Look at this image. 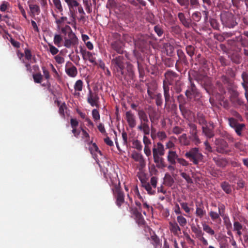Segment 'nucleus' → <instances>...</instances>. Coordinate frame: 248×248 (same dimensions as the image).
Listing matches in <instances>:
<instances>
[{
  "instance_id": "56",
  "label": "nucleus",
  "mask_w": 248,
  "mask_h": 248,
  "mask_svg": "<svg viewBox=\"0 0 248 248\" xmlns=\"http://www.w3.org/2000/svg\"><path fill=\"white\" fill-rule=\"evenodd\" d=\"M42 69L43 73L44 76L45 77V78H46V79L47 80V84L49 86H50V83L48 81V80L50 78L49 72L47 70V69L46 68V67L45 66H42Z\"/></svg>"
},
{
  "instance_id": "53",
  "label": "nucleus",
  "mask_w": 248,
  "mask_h": 248,
  "mask_svg": "<svg viewBox=\"0 0 248 248\" xmlns=\"http://www.w3.org/2000/svg\"><path fill=\"white\" fill-rule=\"evenodd\" d=\"M34 82L41 83L43 79V76L40 73H37L32 75Z\"/></svg>"
},
{
  "instance_id": "48",
  "label": "nucleus",
  "mask_w": 248,
  "mask_h": 248,
  "mask_svg": "<svg viewBox=\"0 0 248 248\" xmlns=\"http://www.w3.org/2000/svg\"><path fill=\"white\" fill-rule=\"evenodd\" d=\"M195 47L192 45H188L186 46V50L187 55H188L191 58L194 55L195 52Z\"/></svg>"
},
{
  "instance_id": "4",
  "label": "nucleus",
  "mask_w": 248,
  "mask_h": 248,
  "mask_svg": "<svg viewBox=\"0 0 248 248\" xmlns=\"http://www.w3.org/2000/svg\"><path fill=\"white\" fill-rule=\"evenodd\" d=\"M112 191L113 197L115 200V204L118 208H121L122 205L125 203V195L120 186V182L117 185H113Z\"/></svg>"
},
{
  "instance_id": "55",
  "label": "nucleus",
  "mask_w": 248,
  "mask_h": 248,
  "mask_svg": "<svg viewBox=\"0 0 248 248\" xmlns=\"http://www.w3.org/2000/svg\"><path fill=\"white\" fill-rule=\"evenodd\" d=\"M209 22L211 26L215 30H219V24L217 20L214 18H210Z\"/></svg>"
},
{
  "instance_id": "64",
  "label": "nucleus",
  "mask_w": 248,
  "mask_h": 248,
  "mask_svg": "<svg viewBox=\"0 0 248 248\" xmlns=\"http://www.w3.org/2000/svg\"><path fill=\"white\" fill-rule=\"evenodd\" d=\"M133 145L134 146V147L138 151H140L142 150V145L141 143V142L140 140H134L133 142Z\"/></svg>"
},
{
  "instance_id": "29",
  "label": "nucleus",
  "mask_w": 248,
  "mask_h": 248,
  "mask_svg": "<svg viewBox=\"0 0 248 248\" xmlns=\"http://www.w3.org/2000/svg\"><path fill=\"white\" fill-rule=\"evenodd\" d=\"M178 17L186 28H189L191 26V19H186L184 13H179Z\"/></svg>"
},
{
  "instance_id": "8",
  "label": "nucleus",
  "mask_w": 248,
  "mask_h": 248,
  "mask_svg": "<svg viewBox=\"0 0 248 248\" xmlns=\"http://www.w3.org/2000/svg\"><path fill=\"white\" fill-rule=\"evenodd\" d=\"M216 151L221 154H227L230 150L228 149V144L227 141L222 139H216L215 141Z\"/></svg>"
},
{
  "instance_id": "28",
  "label": "nucleus",
  "mask_w": 248,
  "mask_h": 248,
  "mask_svg": "<svg viewBox=\"0 0 248 248\" xmlns=\"http://www.w3.org/2000/svg\"><path fill=\"white\" fill-rule=\"evenodd\" d=\"M195 122L202 125V126H204L208 124L205 116L202 113L200 112L197 114V116L195 118Z\"/></svg>"
},
{
  "instance_id": "3",
  "label": "nucleus",
  "mask_w": 248,
  "mask_h": 248,
  "mask_svg": "<svg viewBox=\"0 0 248 248\" xmlns=\"http://www.w3.org/2000/svg\"><path fill=\"white\" fill-rule=\"evenodd\" d=\"M185 156L195 165H198L203 159V155L197 147L192 148L186 152Z\"/></svg>"
},
{
  "instance_id": "51",
  "label": "nucleus",
  "mask_w": 248,
  "mask_h": 248,
  "mask_svg": "<svg viewBox=\"0 0 248 248\" xmlns=\"http://www.w3.org/2000/svg\"><path fill=\"white\" fill-rule=\"evenodd\" d=\"M245 127V125L244 124H239L236 127L234 128V130L237 135L242 136V131Z\"/></svg>"
},
{
  "instance_id": "34",
  "label": "nucleus",
  "mask_w": 248,
  "mask_h": 248,
  "mask_svg": "<svg viewBox=\"0 0 248 248\" xmlns=\"http://www.w3.org/2000/svg\"><path fill=\"white\" fill-rule=\"evenodd\" d=\"M170 230L174 234H177L179 232L181 231V228L178 225V223L174 222H170Z\"/></svg>"
},
{
  "instance_id": "63",
  "label": "nucleus",
  "mask_w": 248,
  "mask_h": 248,
  "mask_svg": "<svg viewBox=\"0 0 248 248\" xmlns=\"http://www.w3.org/2000/svg\"><path fill=\"white\" fill-rule=\"evenodd\" d=\"M67 108L66 104L64 102L59 106V112L63 117H65L64 110Z\"/></svg>"
},
{
  "instance_id": "38",
  "label": "nucleus",
  "mask_w": 248,
  "mask_h": 248,
  "mask_svg": "<svg viewBox=\"0 0 248 248\" xmlns=\"http://www.w3.org/2000/svg\"><path fill=\"white\" fill-rule=\"evenodd\" d=\"M223 190L227 194H230L232 192L231 185L227 182H223L220 185Z\"/></svg>"
},
{
  "instance_id": "10",
  "label": "nucleus",
  "mask_w": 248,
  "mask_h": 248,
  "mask_svg": "<svg viewBox=\"0 0 248 248\" xmlns=\"http://www.w3.org/2000/svg\"><path fill=\"white\" fill-rule=\"evenodd\" d=\"M87 101L92 107L99 108V97L96 93L93 92L90 88L87 95Z\"/></svg>"
},
{
  "instance_id": "41",
  "label": "nucleus",
  "mask_w": 248,
  "mask_h": 248,
  "mask_svg": "<svg viewBox=\"0 0 248 248\" xmlns=\"http://www.w3.org/2000/svg\"><path fill=\"white\" fill-rule=\"evenodd\" d=\"M242 78L243 81L242 83L243 88L245 89V90H248V86H247L248 84V74L246 72H243L242 74Z\"/></svg>"
},
{
  "instance_id": "5",
  "label": "nucleus",
  "mask_w": 248,
  "mask_h": 248,
  "mask_svg": "<svg viewBox=\"0 0 248 248\" xmlns=\"http://www.w3.org/2000/svg\"><path fill=\"white\" fill-rule=\"evenodd\" d=\"M151 42V38L147 34H138L135 40L136 46L142 51L149 46Z\"/></svg>"
},
{
  "instance_id": "45",
  "label": "nucleus",
  "mask_w": 248,
  "mask_h": 248,
  "mask_svg": "<svg viewBox=\"0 0 248 248\" xmlns=\"http://www.w3.org/2000/svg\"><path fill=\"white\" fill-rule=\"evenodd\" d=\"M77 8H78L79 14L80 15L79 20L85 21V13L81 5L79 3V6H77Z\"/></svg>"
},
{
  "instance_id": "44",
  "label": "nucleus",
  "mask_w": 248,
  "mask_h": 248,
  "mask_svg": "<svg viewBox=\"0 0 248 248\" xmlns=\"http://www.w3.org/2000/svg\"><path fill=\"white\" fill-rule=\"evenodd\" d=\"M177 221L179 225L181 227H184L187 224L186 219L182 215L177 217Z\"/></svg>"
},
{
  "instance_id": "47",
  "label": "nucleus",
  "mask_w": 248,
  "mask_h": 248,
  "mask_svg": "<svg viewBox=\"0 0 248 248\" xmlns=\"http://www.w3.org/2000/svg\"><path fill=\"white\" fill-rule=\"evenodd\" d=\"M190 140L192 141L196 145L201 143V140L199 138L197 133L190 134L189 137Z\"/></svg>"
},
{
  "instance_id": "20",
  "label": "nucleus",
  "mask_w": 248,
  "mask_h": 248,
  "mask_svg": "<svg viewBox=\"0 0 248 248\" xmlns=\"http://www.w3.org/2000/svg\"><path fill=\"white\" fill-rule=\"evenodd\" d=\"M131 157L136 162L139 163L140 169L144 168L146 166V161L143 155L139 153L134 152L131 155Z\"/></svg>"
},
{
  "instance_id": "1",
  "label": "nucleus",
  "mask_w": 248,
  "mask_h": 248,
  "mask_svg": "<svg viewBox=\"0 0 248 248\" xmlns=\"http://www.w3.org/2000/svg\"><path fill=\"white\" fill-rule=\"evenodd\" d=\"M111 66L113 73L120 78L125 79H132L134 72L131 68V65H129L127 69H125V62L124 57L122 56L115 57L111 61Z\"/></svg>"
},
{
  "instance_id": "25",
  "label": "nucleus",
  "mask_w": 248,
  "mask_h": 248,
  "mask_svg": "<svg viewBox=\"0 0 248 248\" xmlns=\"http://www.w3.org/2000/svg\"><path fill=\"white\" fill-rule=\"evenodd\" d=\"M213 160L216 165L220 168H225L228 164V161L225 158L216 156L213 158Z\"/></svg>"
},
{
  "instance_id": "62",
  "label": "nucleus",
  "mask_w": 248,
  "mask_h": 248,
  "mask_svg": "<svg viewBox=\"0 0 248 248\" xmlns=\"http://www.w3.org/2000/svg\"><path fill=\"white\" fill-rule=\"evenodd\" d=\"M180 175L184 178L186 180V182L188 183V184H192L193 183V180L191 178L190 176H189V174H187L186 173V172H182L181 173H180Z\"/></svg>"
},
{
  "instance_id": "52",
  "label": "nucleus",
  "mask_w": 248,
  "mask_h": 248,
  "mask_svg": "<svg viewBox=\"0 0 248 248\" xmlns=\"http://www.w3.org/2000/svg\"><path fill=\"white\" fill-rule=\"evenodd\" d=\"M232 61L237 64H239L241 61V57L240 54L237 53H234L231 56Z\"/></svg>"
},
{
  "instance_id": "9",
  "label": "nucleus",
  "mask_w": 248,
  "mask_h": 248,
  "mask_svg": "<svg viewBox=\"0 0 248 248\" xmlns=\"http://www.w3.org/2000/svg\"><path fill=\"white\" fill-rule=\"evenodd\" d=\"M165 79L163 81V84L165 83L166 85H173L176 81L180 79L178 75L175 72L168 70L164 74Z\"/></svg>"
},
{
  "instance_id": "12",
  "label": "nucleus",
  "mask_w": 248,
  "mask_h": 248,
  "mask_svg": "<svg viewBox=\"0 0 248 248\" xmlns=\"http://www.w3.org/2000/svg\"><path fill=\"white\" fill-rule=\"evenodd\" d=\"M191 229L192 232L194 233L195 237L201 242L203 245L207 246L208 245L207 240L203 237L204 232H202L199 225L196 226L194 224H192L191 225Z\"/></svg>"
},
{
  "instance_id": "16",
  "label": "nucleus",
  "mask_w": 248,
  "mask_h": 248,
  "mask_svg": "<svg viewBox=\"0 0 248 248\" xmlns=\"http://www.w3.org/2000/svg\"><path fill=\"white\" fill-rule=\"evenodd\" d=\"M116 38L117 39L116 40L112 42L110 44L111 48L116 51L119 54H123L124 50L122 45V42L120 40V35L116 33Z\"/></svg>"
},
{
  "instance_id": "13",
  "label": "nucleus",
  "mask_w": 248,
  "mask_h": 248,
  "mask_svg": "<svg viewBox=\"0 0 248 248\" xmlns=\"http://www.w3.org/2000/svg\"><path fill=\"white\" fill-rule=\"evenodd\" d=\"M67 4L69 10V16L72 18L73 22L76 24V15L75 14V8L79 6L78 0H63Z\"/></svg>"
},
{
  "instance_id": "30",
  "label": "nucleus",
  "mask_w": 248,
  "mask_h": 248,
  "mask_svg": "<svg viewBox=\"0 0 248 248\" xmlns=\"http://www.w3.org/2000/svg\"><path fill=\"white\" fill-rule=\"evenodd\" d=\"M137 129L143 132L144 135H149L150 134V126L149 123L145 122H141L140 124L138 125Z\"/></svg>"
},
{
  "instance_id": "26",
  "label": "nucleus",
  "mask_w": 248,
  "mask_h": 248,
  "mask_svg": "<svg viewBox=\"0 0 248 248\" xmlns=\"http://www.w3.org/2000/svg\"><path fill=\"white\" fill-rule=\"evenodd\" d=\"M202 133L209 139H211L214 137V130L209 127L208 124L202 127Z\"/></svg>"
},
{
  "instance_id": "19",
  "label": "nucleus",
  "mask_w": 248,
  "mask_h": 248,
  "mask_svg": "<svg viewBox=\"0 0 248 248\" xmlns=\"http://www.w3.org/2000/svg\"><path fill=\"white\" fill-rule=\"evenodd\" d=\"M153 155H165V148L164 145L160 142H157L154 145L152 149Z\"/></svg>"
},
{
  "instance_id": "21",
  "label": "nucleus",
  "mask_w": 248,
  "mask_h": 248,
  "mask_svg": "<svg viewBox=\"0 0 248 248\" xmlns=\"http://www.w3.org/2000/svg\"><path fill=\"white\" fill-rule=\"evenodd\" d=\"M163 155H153L154 161L155 164V166L158 169H163L167 167L165 159L163 157Z\"/></svg>"
},
{
  "instance_id": "60",
  "label": "nucleus",
  "mask_w": 248,
  "mask_h": 248,
  "mask_svg": "<svg viewBox=\"0 0 248 248\" xmlns=\"http://www.w3.org/2000/svg\"><path fill=\"white\" fill-rule=\"evenodd\" d=\"M135 218L136 222L139 225L142 226L145 224V221L141 214L137 216Z\"/></svg>"
},
{
  "instance_id": "40",
  "label": "nucleus",
  "mask_w": 248,
  "mask_h": 248,
  "mask_svg": "<svg viewBox=\"0 0 248 248\" xmlns=\"http://www.w3.org/2000/svg\"><path fill=\"white\" fill-rule=\"evenodd\" d=\"M150 240H151V244L153 245L154 248H157V246L160 244L159 238L155 234L152 235Z\"/></svg>"
},
{
  "instance_id": "37",
  "label": "nucleus",
  "mask_w": 248,
  "mask_h": 248,
  "mask_svg": "<svg viewBox=\"0 0 248 248\" xmlns=\"http://www.w3.org/2000/svg\"><path fill=\"white\" fill-rule=\"evenodd\" d=\"M202 226L203 230L206 233L211 235H214L215 234L214 230L209 225L206 224L205 222H202Z\"/></svg>"
},
{
  "instance_id": "6",
  "label": "nucleus",
  "mask_w": 248,
  "mask_h": 248,
  "mask_svg": "<svg viewBox=\"0 0 248 248\" xmlns=\"http://www.w3.org/2000/svg\"><path fill=\"white\" fill-rule=\"evenodd\" d=\"M189 85L185 92L186 96L190 99L192 98H198L201 96L200 93L197 88L194 82L192 81L190 77H189Z\"/></svg>"
},
{
  "instance_id": "39",
  "label": "nucleus",
  "mask_w": 248,
  "mask_h": 248,
  "mask_svg": "<svg viewBox=\"0 0 248 248\" xmlns=\"http://www.w3.org/2000/svg\"><path fill=\"white\" fill-rule=\"evenodd\" d=\"M29 6L32 15H38L40 13V9L38 5L30 4Z\"/></svg>"
},
{
  "instance_id": "33",
  "label": "nucleus",
  "mask_w": 248,
  "mask_h": 248,
  "mask_svg": "<svg viewBox=\"0 0 248 248\" xmlns=\"http://www.w3.org/2000/svg\"><path fill=\"white\" fill-rule=\"evenodd\" d=\"M155 99V104L157 107H161L163 102L162 94L160 93H156L152 98Z\"/></svg>"
},
{
  "instance_id": "61",
  "label": "nucleus",
  "mask_w": 248,
  "mask_h": 248,
  "mask_svg": "<svg viewBox=\"0 0 248 248\" xmlns=\"http://www.w3.org/2000/svg\"><path fill=\"white\" fill-rule=\"evenodd\" d=\"M188 125L189 128L190 134L197 133V128L195 124L190 123L188 124Z\"/></svg>"
},
{
  "instance_id": "49",
  "label": "nucleus",
  "mask_w": 248,
  "mask_h": 248,
  "mask_svg": "<svg viewBox=\"0 0 248 248\" xmlns=\"http://www.w3.org/2000/svg\"><path fill=\"white\" fill-rule=\"evenodd\" d=\"M61 32L65 35L67 34L68 36L71 33H74L69 25H65L61 29Z\"/></svg>"
},
{
  "instance_id": "14",
  "label": "nucleus",
  "mask_w": 248,
  "mask_h": 248,
  "mask_svg": "<svg viewBox=\"0 0 248 248\" xmlns=\"http://www.w3.org/2000/svg\"><path fill=\"white\" fill-rule=\"evenodd\" d=\"M238 42H240L242 46L244 48V54L248 56V31H244L239 36L236 37Z\"/></svg>"
},
{
  "instance_id": "42",
  "label": "nucleus",
  "mask_w": 248,
  "mask_h": 248,
  "mask_svg": "<svg viewBox=\"0 0 248 248\" xmlns=\"http://www.w3.org/2000/svg\"><path fill=\"white\" fill-rule=\"evenodd\" d=\"M223 217L224 220V223L226 229L228 231L231 230L232 228V224L230 221L229 217L225 215Z\"/></svg>"
},
{
  "instance_id": "31",
  "label": "nucleus",
  "mask_w": 248,
  "mask_h": 248,
  "mask_svg": "<svg viewBox=\"0 0 248 248\" xmlns=\"http://www.w3.org/2000/svg\"><path fill=\"white\" fill-rule=\"evenodd\" d=\"M179 141L181 145L188 146L190 145V140L189 137L185 133L183 134L179 137Z\"/></svg>"
},
{
  "instance_id": "22",
  "label": "nucleus",
  "mask_w": 248,
  "mask_h": 248,
  "mask_svg": "<svg viewBox=\"0 0 248 248\" xmlns=\"http://www.w3.org/2000/svg\"><path fill=\"white\" fill-rule=\"evenodd\" d=\"M163 93L165 98V106H167L171 102V98L172 97L170 96V87L168 85H166L165 83L163 84Z\"/></svg>"
},
{
  "instance_id": "15",
  "label": "nucleus",
  "mask_w": 248,
  "mask_h": 248,
  "mask_svg": "<svg viewBox=\"0 0 248 248\" xmlns=\"http://www.w3.org/2000/svg\"><path fill=\"white\" fill-rule=\"evenodd\" d=\"M78 38L74 33L69 34L68 37L64 38V46L67 48H70L78 44Z\"/></svg>"
},
{
  "instance_id": "36",
  "label": "nucleus",
  "mask_w": 248,
  "mask_h": 248,
  "mask_svg": "<svg viewBox=\"0 0 248 248\" xmlns=\"http://www.w3.org/2000/svg\"><path fill=\"white\" fill-rule=\"evenodd\" d=\"M54 7L57 12L61 13V15H63V7L61 0H52Z\"/></svg>"
},
{
  "instance_id": "46",
  "label": "nucleus",
  "mask_w": 248,
  "mask_h": 248,
  "mask_svg": "<svg viewBox=\"0 0 248 248\" xmlns=\"http://www.w3.org/2000/svg\"><path fill=\"white\" fill-rule=\"evenodd\" d=\"M83 81L80 80L78 79V80L75 85H74V89L75 92L78 91V92H81L82 90L83 89Z\"/></svg>"
},
{
  "instance_id": "7",
  "label": "nucleus",
  "mask_w": 248,
  "mask_h": 248,
  "mask_svg": "<svg viewBox=\"0 0 248 248\" xmlns=\"http://www.w3.org/2000/svg\"><path fill=\"white\" fill-rule=\"evenodd\" d=\"M222 24L229 28H233L237 23L235 20L234 16L232 13H226L221 16Z\"/></svg>"
},
{
  "instance_id": "23",
  "label": "nucleus",
  "mask_w": 248,
  "mask_h": 248,
  "mask_svg": "<svg viewBox=\"0 0 248 248\" xmlns=\"http://www.w3.org/2000/svg\"><path fill=\"white\" fill-rule=\"evenodd\" d=\"M206 214L204 206L202 203L196 204L195 215L200 218H202Z\"/></svg>"
},
{
  "instance_id": "17",
  "label": "nucleus",
  "mask_w": 248,
  "mask_h": 248,
  "mask_svg": "<svg viewBox=\"0 0 248 248\" xmlns=\"http://www.w3.org/2000/svg\"><path fill=\"white\" fill-rule=\"evenodd\" d=\"M125 118L130 128H134L137 124L136 118L135 114L129 110L125 112Z\"/></svg>"
},
{
  "instance_id": "57",
  "label": "nucleus",
  "mask_w": 248,
  "mask_h": 248,
  "mask_svg": "<svg viewBox=\"0 0 248 248\" xmlns=\"http://www.w3.org/2000/svg\"><path fill=\"white\" fill-rule=\"evenodd\" d=\"M200 6L199 0H189V7L190 9L198 8Z\"/></svg>"
},
{
  "instance_id": "54",
  "label": "nucleus",
  "mask_w": 248,
  "mask_h": 248,
  "mask_svg": "<svg viewBox=\"0 0 248 248\" xmlns=\"http://www.w3.org/2000/svg\"><path fill=\"white\" fill-rule=\"evenodd\" d=\"M83 3L85 6L87 12L90 14L92 12V4L88 0H83Z\"/></svg>"
},
{
  "instance_id": "11",
  "label": "nucleus",
  "mask_w": 248,
  "mask_h": 248,
  "mask_svg": "<svg viewBox=\"0 0 248 248\" xmlns=\"http://www.w3.org/2000/svg\"><path fill=\"white\" fill-rule=\"evenodd\" d=\"M218 212H216L213 211H210L209 213V215L211 217V219L213 221H217V220H221L220 216L223 217L225 213V206L222 203H219L218 204Z\"/></svg>"
},
{
  "instance_id": "27",
  "label": "nucleus",
  "mask_w": 248,
  "mask_h": 248,
  "mask_svg": "<svg viewBox=\"0 0 248 248\" xmlns=\"http://www.w3.org/2000/svg\"><path fill=\"white\" fill-rule=\"evenodd\" d=\"M149 109L150 110V111L148 113L149 119L151 122L153 124L155 121L158 120L159 116L155 108L150 107Z\"/></svg>"
},
{
  "instance_id": "24",
  "label": "nucleus",
  "mask_w": 248,
  "mask_h": 248,
  "mask_svg": "<svg viewBox=\"0 0 248 248\" xmlns=\"http://www.w3.org/2000/svg\"><path fill=\"white\" fill-rule=\"evenodd\" d=\"M178 155L175 151L170 150L167 156L168 161L171 165H175L176 163V160L177 161Z\"/></svg>"
},
{
  "instance_id": "35",
  "label": "nucleus",
  "mask_w": 248,
  "mask_h": 248,
  "mask_svg": "<svg viewBox=\"0 0 248 248\" xmlns=\"http://www.w3.org/2000/svg\"><path fill=\"white\" fill-rule=\"evenodd\" d=\"M173 85V89L176 93H179L182 92L184 83L180 79L176 81Z\"/></svg>"
},
{
  "instance_id": "18",
  "label": "nucleus",
  "mask_w": 248,
  "mask_h": 248,
  "mask_svg": "<svg viewBox=\"0 0 248 248\" xmlns=\"http://www.w3.org/2000/svg\"><path fill=\"white\" fill-rule=\"evenodd\" d=\"M65 72L70 77L74 78L78 74L77 68L70 62H68L66 63Z\"/></svg>"
},
{
  "instance_id": "32",
  "label": "nucleus",
  "mask_w": 248,
  "mask_h": 248,
  "mask_svg": "<svg viewBox=\"0 0 248 248\" xmlns=\"http://www.w3.org/2000/svg\"><path fill=\"white\" fill-rule=\"evenodd\" d=\"M138 115L141 122H145L146 123H149V120L148 118L147 114L143 109H140L138 110Z\"/></svg>"
},
{
  "instance_id": "43",
  "label": "nucleus",
  "mask_w": 248,
  "mask_h": 248,
  "mask_svg": "<svg viewBox=\"0 0 248 248\" xmlns=\"http://www.w3.org/2000/svg\"><path fill=\"white\" fill-rule=\"evenodd\" d=\"M142 186L148 192V194L150 195H154L155 193V190L152 188L150 183L145 182L143 183Z\"/></svg>"
},
{
  "instance_id": "58",
  "label": "nucleus",
  "mask_w": 248,
  "mask_h": 248,
  "mask_svg": "<svg viewBox=\"0 0 248 248\" xmlns=\"http://www.w3.org/2000/svg\"><path fill=\"white\" fill-rule=\"evenodd\" d=\"M191 17L194 21L199 22L202 17L201 13L198 11L195 12L192 14Z\"/></svg>"
},
{
  "instance_id": "2",
  "label": "nucleus",
  "mask_w": 248,
  "mask_h": 248,
  "mask_svg": "<svg viewBox=\"0 0 248 248\" xmlns=\"http://www.w3.org/2000/svg\"><path fill=\"white\" fill-rule=\"evenodd\" d=\"M194 78L195 80L204 88L209 94L216 93V92L213 89L210 78L208 76L198 73L195 76Z\"/></svg>"
},
{
  "instance_id": "50",
  "label": "nucleus",
  "mask_w": 248,
  "mask_h": 248,
  "mask_svg": "<svg viewBox=\"0 0 248 248\" xmlns=\"http://www.w3.org/2000/svg\"><path fill=\"white\" fill-rule=\"evenodd\" d=\"M62 41V38L60 34H55L54 37L53 42L54 44L58 47L61 46V43Z\"/></svg>"
},
{
  "instance_id": "59",
  "label": "nucleus",
  "mask_w": 248,
  "mask_h": 248,
  "mask_svg": "<svg viewBox=\"0 0 248 248\" xmlns=\"http://www.w3.org/2000/svg\"><path fill=\"white\" fill-rule=\"evenodd\" d=\"M154 30L159 37H161L164 33V31L159 25L155 26L154 28Z\"/></svg>"
}]
</instances>
